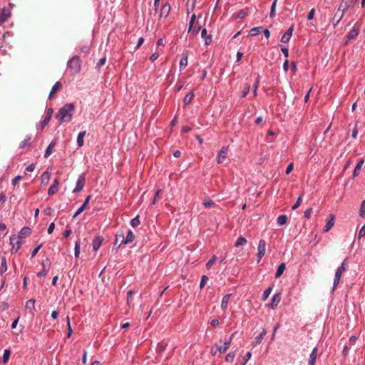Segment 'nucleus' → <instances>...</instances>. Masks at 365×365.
Here are the masks:
<instances>
[{"instance_id":"338daca9","label":"nucleus","mask_w":365,"mask_h":365,"mask_svg":"<svg viewBox=\"0 0 365 365\" xmlns=\"http://www.w3.org/2000/svg\"><path fill=\"white\" fill-rule=\"evenodd\" d=\"M21 178L22 177L20 175L16 176L11 181L12 185L16 186Z\"/></svg>"},{"instance_id":"9b49d317","label":"nucleus","mask_w":365,"mask_h":365,"mask_svg":"<svg viewBox=\"0 0 365 365\" xmlns=\"http://www.w3.org/2000/svg\"><path fill=\"white\" fill-rule=\"evenodd\" d=\"M335 222V216L333 214L329 215L326 225L323 228L324 232H329L334 226Z\"/></svg>"},{"instance_id":"37998d69","label":"nucleus","mask_w":365,"mask_h":365,"mask_svg":"<svg viewBox=\"0 0 365 365\" xmlns=\"http://www.w3.org/2000/svg\"><path fill=\"white\" fill-rule=\"evenodd\" d=\"M200 29H201V26L200 25H196L195 26H193V27L192 28L191 31H189V32L191 34V35L192 36H197L198 34Z\"/></svg>"},{"instance_id":"39448f33","label":"nucleus","mask_w":365,"mask_h":365,"mask_svg":"<svg viewBox=\"0 0 365 365\" xmlns=\"http://www.w3.org/2000/svg\"><path fill=\"white\" fill-rule=\"evenodd\" d=\"M228 146H223L221 150H220L219 153L217 154V156L216 158V161L217 163L221 164L222 163L225 159L227 158V153H228Z\"/></svg>"},{"instance_id":"c03bdc74","label":"nucleus","mask_w":365,"mask_h":365,"mask_svg":"<svg viewBox=\"0 0 365 365\" xmlns=\"http://www.w3.org/2000/svg\"><path fill=\"white\" fill-rule=\"evenodd\" d=\"M340 279H341V277L340 275H338V274H336L334 275V282H333V287H332V292L334 291V289L336 288V287L338 286L339 282H340Z\"/></svg>"},{"instance_id":"aec40b11","label":"nucleus","mask_w":365,"mask_h":365,"mask_svg":"<svg viewBox=\"0 0 365 365\" xmlns=\"http://www.w3.org/2000/svg\"><path fill=\"white\" fill-rule=\"evenodd\" d=\"M31 230L29 227H24L19 232L17 238L22 239V238L26 237L31 234Z\"/></svg>"},{"instance_id":"58836bf2","label":"nucleus","mask_w":365,"mask_h":365,"mask_svg":"<svg viewBox=\"0 0 365 365\" xmlns=\"http://www.w3.org/2000/svg\"><path fill=\"white\" fill-rule=\"evenodd\" d=\"M7 270V265H6V258L3 257L1 259V266H0V274H2L4 272H6Z\"/></svg>"},{"instance_id":"20e7f679","label":"nucleus","mask_w":365,"mask_h":365,"mask_svg":"<svg viewBox=\"0 0 365 365\" xmlns=\"http://www.w3.org/2000/svg\"><path fill=\"white\" fill-rule=\"evenodd\" d=\"M266 247H267V243L266 241L264 240H260L258 244V252H257V262L259 263L263 256L265 254L266 252Z\"/></svg>"},{"instance_id":"473e14b6","label":"nucleus","mask_w":365,"mask_h":365,"mask_svg":"<svg viewBox=\"0 0 365 365\" xmlns=\"http://www.w3.org/2000/svg\"><path fill=\"white\" fill-rule=\"evenodd\" d=\"M194 93L192 91L188 93L183 99L185 106H187L192 101Z\"/></svg>"},{"instance_id":"6e6d98bb","label":"nucleus","mask_w":365,"mask_h":365,"mask_svg":"<svg viewBox=\"0 0 365 365\" xmlns=\"http://www.w3.org/2000/svg\"><path fill=\"white\" fill-rule=\"evenodd\" d=\"M302 200V194L299 196V197L297 200V202L292 206V209L296 210L297 208H298L301 205Z\"/></svg>"},{"instance_id":"a211bd4d","label":"nucleus","mask_w":365,"mask_h":365,"mask_svg":"<svg viewBox=\"0 0 365 365\" xmlns=\"http://www.w3.org/2000/svg\"><path fill=\"white\" fill-rule=\"evenodd\" d=\"M58 185H59L58 180L55 179L52 185H51L48 190V194L49 195H53L55 193H56L58 190Z\"/></svg>"},{"instance_id":"4c0bfd02","label":"nucleus","mask_w":365,"mask_h":365,"mask_svg":"<svg viewBox=\"0 0 365 365\" xmlns=\"http://www.w3.org/2000/svg\"><path fill=\"white\" fill-rule=\"evenodd\" d=\"M50 180V174L48 171H45L41 176V184H47Z\"/></svg>"},{"instance_id":"e2e57ef3","label":"nucleus","mask_w":365,"mask_h":365,"mask_svg":"<svg viewBox=\"0 0 365 365\" xmlns=\"http://www.w3.org/2000/svg\"><path fill=\"white\" fill-rule=\"evenodd\" d=\"M106 58L103 57L99 59L98 62L96 64V68L100 69L102 66L106 63Z\"/></svg>"},{"instance_id":"ea45409f","label":"nucleus","mask_w":365,"mask_h":365,"mask_svg":"<svg viewBox=\"0 0 365 365\" xmlns=\"http://www.w3.org/2000/svg\"><path fill=\"white\" fill-rule=\"evenodd\" d=\"M80 250H81V242H80V240H78L75 243V248H74V255L76 257H79Z\"/></svg>"},{"instance_id":"5fc2aeb1","label":"nucleus","mask_w":365,"mask_h":365,"mask_svg":"<svg viewBox=\"0 0 365 365\" xmlns=\"http://www.w3.org/2000/svg\"><path fill=\"white\" fill-rule=\"evenodd\" d=\"M195 19H196V15L195 14H193L191 16V18H190V22H189L188 31H190L192 28L193 27L195 21Z\"/></svg>"},{"instance_id":"b1692460","label":"nucleus","mask_w":365,"mask_h":365,"mask_svg":"<svg viewBox=\"0 0 365 365\" xmlns=\"http://www.w3.org/2000/svg\"><path fill=\"white\" fill-rule=\"evenodd\" d=\"M266 330L263 329V331L255 337V341L252 342V345L256 346L262 342L264 336L266 335Z\"/></svg>"},{"instance_id":"cd10ccee","label":"nucleus","mask_w":365,"mask_h":365,"mask_svg":"<svg viewBox=\"0 0 365 365\" xmlns=\"http://www.w3.org/2000/svg\"><path fill=\"white\" fill-rule=\"evenodd\" d=\"M61 87V84L59 81L56 82V83L51 88L50 93L48 95V98L51 99L53 93H55L58 89Z\"/></svg>"},{"instance_id":"a878e982","label":"nucleus","mask_w":365,"mask_h":365,"mask_svg":"<svg viewBox=\"0 0 365 365\" xmlns=\"http://www.w3.org/2000/svg\"><path fill=\"white\" fill-rule=\"evenodd\" d=\"M188 55L185 54L184 56H182L180 61V70L182 71L186 68L188 63Z\"/></svg>"},{"instance_id":"864d4df0","label":"nucleus","mask_w":365,"mask_h":365,"mask_svg":"<svg viewBox=\"0 0 365 365\" xmlns=\"http://www.w3.org/2000/svg\"><path fill=\"white\" fill-rule=\"evenodd\" d=\"M35 306V299H29L26 303V307L27 309H34Z\"/></svg>"},{"instance_id":"c85d7f7f","label":"nucleus","mask_w":365,"mask_h":365,"mask_svg":"<svg viewBox=\"0 0 365 365\" xmlns=\"http://www.w3.org/2000/svg\"><path fill=\"white\" fill-rule=\"evenodd\" d=\"M288 217L286 215H279L277 219V222L279 225H284L287 223Z\"/></svg>"},{"instance_id":"dca6fc26","label":"nucleus","mask_w":365,"mask_h":365,"mask_svg":"<svg viewBox=\"0 0 365 365\" xmlns=\"http://www.w3.org/2000/svg\"><path fill=\"white\" fill-rule=\"evenodd\" d=\"M91 198V195H88L86 197L83 204L81 206H80V207L77 210V211L73 215V218L76 217L78 215H80L86 208V206L89 203Z\"/></svg>"},{"instance_id":"6ab92c4d","label":"nucleus","mask_w":365,"mask_h":365,"mask_svg":"<svg viewBox=\"0 0 365 365\" xmlns=\"http://www.w3.org/2000/svg\"><path fill=\"white\" fill-rule=\"evenodd\" d=\"M317 352H318V349L317 347H314L310 355H309V361H308V365H315V363H316V359H317Z\"/></svg>"},{"instance_id":"bf43d9fd","label":"nucleus","mask_w":365,"mask_h":365,"mask_svg":"<svg viewBox=\"0 0 365 365\" xmlns=\"http://www.w3.org/2000/svg\"><path fill=\"white\" fill-rule=\"evenodd\" d=\"M166 346L167 344L162 342L158 344L157 349L159 352H163L165 350Z\"/></svg>"},{"instance_id":"423d86ee","label":"nucleus","mask_w":365,"mask_h":365,"mask_svg":"<svg viewBox=\"0 0 365 365\" xmlns=\"http://www.w3.org/2000/svg\"><path fill=\"white\" fill-rule=\"evenodd\" d=\"M85 183H86L85 177L83 175H79L77 179V181H76V187L73 190V192L77 193V192H81L83 189V187L85 186Z\"/></svg>"},{"instance_id":"8fccbe9b","label":"nucleus","mask_w":365,"mask_h":365,"mask_svg":"<svg viewBox=\"0 0 365 365\" xmlns=\"http://www.w3.org/2000/svg\"><path fill=\"white\" fill-rule=\"evenodd\" d=\"M247 15V11L246 9L240 10L237 12L236 18L237 19H244Z\"/></svg>"},{"instance_id":"13d9d810","label":"nucleus","mask_w":365,"mask_h":365,"mask_svg":"<svg viewBox=\"0 0 365 365\" xmlns=\"http://www.w3.org/2000/svg\"><path fill=\"white\" fill-rule=\"evenodd\" d=\"M208 281V277L205 275H203L201 278L200 283V287L202 289L205 287V285L207 284Z\"/></svg>"},{"instance_id":"f257e3e1","label":"nucleus","mask_w":365,"mask_h":365,"mask_svg":"<svg viewBox=\"0 0 365 365\" xmlns=\"http://www.w3.org/2000/svg\"><path fill=\"white\" fill-rule=\"evenodd\" d=\"M74 110L75 106L71 103H66L63 107H61L56 116L58 120L59 124L71 122L74 113Z\"/></svg>"},{"instance_id":"f03ea898","label":"nucleus","mask_w":365,"mask_h":365,"mask_svg":"<svg viewBox=\"0 0 365 365\" xmlns=\"http://www.w3.org/2000/svg\"><path fill=\"white\" fill-rule=\"evenodd\" d=\"M67 67L73 75L77 74L81 69V61L78 56H73L67 63Z\"/></svg>"},{"instance_id":"4be33fe9","label":"nucleus","mask_w":365,"mask_h":365,"mask_svg":"<svg viewBox=\"0 0 365 365\" xmlns=\"http://www.w3.org/2000/svg\"><path fill=\"white\" fill-rule=\"evenodd\" d=\"M230 297H231V294H225L222 297V302H221V309L223 311L227 310Z\"/></svg>"},{"instance_id":"3c124183","label":"nucleus","mask_w":365,"mask_h":365,"mask_svg":"<svg viewBox=\"0 0 365 365\" xmlns=\"http://www.w3.org/2000/svg\"><path fill=\"white\" fill-rule=\"evenodd\" d=\"M217 259V256L216 255H213L211 259L206 263V267L207 269H210L213 263L216 261Z\"/></svg>"},{"instance_id":"5701e85b","label":"nucleus","mask_w":365,"mask_h":365,"mask_svg":"<svg viewBox=\"0 0 365 365\" xmlns=\"http://www.w3.org/2000/svg\"><path fill=\"white\" fill-rule=\"evenodd\" d=\"M201 37L205 40V44L209 45L212 42V36L211 35H208L207 34L206 29H203L201 31Z\"/></svg>"},{"instance_id":"4468645a","label":"nucleus","mask_w":365,"mask_h":365,"mask_svg":"<svg viewBox=\"0 0 365 365\" xmlns=\"http://www.w3.org/2000/svg\"><path fill=\"white\" fill-rule=\"evenodd\" d=\"M349 266V262L347 259H344L341 265L336 269L335 274L340 275L341 277V274L344 272H345Z\"/></svg>"},{"instance_id":"1a4fd4ad","label":"nucleus","mask_w":365,"mask_h":365,"mask_svg":"<svg viewBox=\"0 0 365 365\" xmlns=\"http://www.w3.org/2000/svg\"><path fill=\"white\" fill-rule=\"evenodd\" d=\"M281 301V293H275L272 298L271 302L267 304V307L270 309H275Z\"/></svg>"},{"instance_id":"412c9836","label":"nucleus","mask_w":365,"mask_h":365,"mask_svg":"<svg viewBox=\"0 0 365 365\" xmlns=\"http://www.w3.org/2000/svg\"><path fill=\"white\" fill-rule=\"evenodd\" d=\"M86 135V131H81L77 136V145L78 148H81L84 144V137Z\"/></svg>"},{"instance_id":"09e8293b","label":"nucleus","mask_w":365,"mask_h":365,"mask_svg":"<svg viewBox=\"0 0 365 365\" xmlns=\"http://www.w3.org/2000/svg\"><path fill=\"white\" fill-rule=\"evenodd\" d=\"M51 119H48V118L43 117V119L42 121L39 123V125H37V128L40 126V128L43 130L45 126L48 123Z\"/></svg>"},{"instance_id":"4d7b16f0","label":"nucleus","mask_w":365,"mask_h":365,"mask_svg":"<svg viewBox=\"0 0 365 365\" xmlns=\"http://www.w3.org/2000/svg\"><path fill=\"white\" fill-rule=\"evenodd\" d=\"M121 245H123V243H121V240L118 239V232H117L115 235V239L114 242V247L119 248Z\"/></svg>"},{"instance_id":"ddd939ff","label":"nucleus","mask_w":365,"mask_h":365,"mask_svg":"<svg viewBox=\"0 0 365 365\" xmlns=\"http://www.w3.org/2000/svg\"><path fill=\"white\" fill-rule=\"evenodd\" d=\"M104 239L101 236L96 237L93 240L92 246L94 251H97L101 247Z\"/></svg>"},{"instance_id":"a19ab883","label":"nucleus","mask_w":365,"mask_h":365,"mask_svg":"<svg viewBox=\"0 0 365 365\" xmlns=\"http://www.w3.org/2000/svg\"><path fill=\"white\" fill-rule=\"evenodd\" d=\"M272 291V287H269L264 291L263 294H262V300L263 301H265L267 299V298L269 297Z\"/></svg>"},{"instance_id":"e433bc0d","label":"nucleus","mask_w":365,"mask_h":365,"mask_svg":"<svg viewBox=\"0 0 365 365\" xmlns=\"http://www.w3.org/2000/svg\"><path fill=\"white\" fill-rule=\"evenodd\" d=\"M247 243V240L246 238H245L244 237H240L237 238L235 244V246L237 247H241V246H243L245 245V244Z\"/></svg>"},{"instance_id":"f3484780","label":"nucleus","mask_w":365,"mask_h":365,"mask_svg":"<svg viewBox=\"0 0 365 365\" xmlns=\"http://www.w3.org/2000/svg\"><path fill=\"white\" fill-rule=\"evenodd\" d=\"M234 334H232L225 342L222 346H220V353L223 354L225 353L229 349L230 344L232 342Z\"/></svg>"},{"instance_id":"49530a36","label":"nucleus","mask_w":365,"mask_h":365,"mask_svg":"<svg viewBox=\"0 0 365 365\" xmlns=\"http://www.w3.org/2000/svg\"><path fill=\"white\" fill-rule=\"evenodd\" d=\"M277 1V0H274L271 6L270 13H269L270 18H273L275 16V14H276L275 9H276Z\"/></svg>"},{"instance_id":"393cba45","label":"nucleus","mask_w":365,"mask_h":365,"mask_svg":"<svg viewBox=\"0 0 365 365\" xmlns=\"http://www.w3.org/2000/svg\"><path fill=\"white\" fill-rule=\"evenodd\" d=\"M364 163V160L363 159H361L358 163L356 164V165L355 166L354 168V172H353V177L355 178L356 177L359 173H360V170L361 169V167L363 165V164Z\"/></svg>"},{"instance_id":"c9c22d12","label":"nucleus","mask_w":365,"mask_h":365,"mask_svg":"<svg viewBox=\"0 0 365 365\" xmlns=\"http://www.w3.org/2000/svg\"><path fill=\"white\" fill-rule=\"evenodd\" d=\"M10 355H11L10 350L9 349H5L4 351L3 356L1 358V362L3 364H6L8 362V361H9Z\"/></svg>"},{"instance_id":"2eb2a0df","label":"nucleus","mask_w":365,"mask_h":365,"mask_svg":"<svg viewBox=\"0 0 365 365\" xmlns=\"http://www.w3.org/2000/svg\"><path fill=\"white\" fill-rule=\"evenodd\" d=\"M170 9H171L170 5L168 3H166L164 5H163V6L160 9V18L167 17L170 14Z\"/></svg>"},{"instance_id":"774afa93","label":"nucleus","mask_w":365,"mask_h":365,"mask_svg":"<svg viewBox=\"0 0 365 365\" xmlns=\"http://www.w3.org/2000/svg\"><path fill=\"white\" fill-rule=\"evenodd\" d=\"M365 237V225L361 227L359 232V237Z\"/></svg>"},{"instance_id":"a18cd8bd","label":"nucleus","mask_w":365,"mask_h":365,"mask_svg":"<svg viewBox=\"0 0 365 365\" xmlns=\"http://www.w3.org/2000/svg\"><path fill=\"white\" fill-rule=\"evenodd\" d=\"M235 357V351H232L228 353L225 356V361L227 362H232L234 361V359Z\"/></svg>"},{"instance_id":"69168bd1","label":"nucleus","mask_w":365,"mask_h":365,"mask_svg":"<svg viewBox=\"0 0 365 365\" xmlns=\"http://www.w3.org/2000/svg\"><path fill=\"white\" fill-rule=\"evenodd\" d=\"M47 273H48V269H46L45 268L44 265L43 264V269H42V271H41V272H38V273L37 274V277H39V278H41V277H42L46 276V275L47 274Z\"/></svg>"},{"instance_id":"de8ad7c7","label":"nucleus","mask_w":365,"mask_h":365,"mask_svg":"<svg viewBox=\"0 0 365 365\" xmlns=\"http://www.w3.org/2000/svg\"><path fill=\"white\" fill-rule=\"evenodd\" d=\"M358 0H343L344 9L353 6Z\"/></svg>"},{"instance_id":"72a5a7b5","label":"nucleus","mask_w":365,"mask_h":365,"mask_svg":"<svg viewBox=\"0 0 365 365\" xmlns=\"http://www.w3.org/2000/svg\"><path fill=\"white\" fill-rule=\"evenodd\" d=\"M284 269H285V264L284 263L280 264L276 271L275 277L276 278L279 277L283 274Z\"/></svg>"},{"instance_id":"0eeeda50","label":"nucleus","mask_w":365,"mask_h":365,"mask_svg":"<svg viewBox=\"0 0 365 365\" xmlns=\"http://www.w3.org/2000/svg\"><path fill=\"white\" fill-rule=\"evenodd\" d=\"M10 244L12 246L11 252H16L21 245V239L17 238L15 235L11 236Z\"/></svg>"},{"instance_id":"052dcab7","label":"nucleus","mask_w":365,"mask_h":365,"mask_svg":"<svg viewBox=\"0 0 365 365\" xmlns=\"http://www.w3.org/2000/svg\"><path fill=\"white\" fill-rule=\"evenodd\" d=\"M220 352V346L218 345H215L212 347L211 350H210V354L212 355V356H215L217 354V352Z\"/></svg>"},{"instance_id":"0e129e2a","label":"nucleus","mask_w":365,"mask_h":365,"mask_svg":"<svg viewBox=\"0 0 365 365\" xmlns=\"http://www.w3.org/2000/svg\"><path fill=\"white\" fill-rule=\"evenodd\" d=\"M252 356V354L251 352L250 351H247L246 353V354L245 355L244 358H243V363H242V365H245L247 364V362L250 360V359L251 358Z\"/></svg>"},{"instance_id":"f8f14e48","label":"nucleus","mask_w":365,"mask_h":365,"mask_svg":"<svg viewBox=\"0 0 365 365\" xmlns=\"http://www.w3.org/2000/svg\"><path fill=\"white\" fill-rule=\"evenodd\" d=\"M294 31V26H291L281 38V42L286 43L289 41Z\"/></svg>"},{"instance_id":"603ef678","label":"nucleus","mask_w":365,"mask_h":365,"mask_svg":"<svg viewBox=\"0 0 365 365\" xmlns=\"http://www.w3.org/2000/svg\"><path fill=\"white\" fill-rule=\"evenodd\" d=\"M66 323H67V327H68L67 337L69 338V337H71L72 332H73L71 327L69 317H66Z\"/></svg>"},{"instance_id":"f704fd0d","label":"nucleus","mask_w":365,"mask_h":365,"mask_svg":"<svg viewBox=\"0 0 365 365\" xmlns=\"http://www.w3.org/2000/svg\"><path fill=\"white\" fill-rule=\"evenodd\" d=\"M203 205L205 207H215L216 206V204L214 202L213 200H212L209 197H207L203 201Z\"/></svg>"},{"instance_id":"7c9ffc66","label":"nucleus","mask_w":365,"mask_h":365,"mask_svg":"<svg viewBox=\"0 0 365 365\" xmlns=\"http://www.w3.org/2000/svg\"><path fill=\"white\" fill-rule=\"evenodd\" d=\"M344 16V11H342L341 14H338V12H336L333 18V24H334V26H336L339 22L341 20L342 17Z\"/></svg>"},{"instance_id":"680f3d73","label":"nucleus","mask_w":365,"mask_h":365,"mask_svg":"<svg viewBox=\"0 0 365 365\" xmlns=\"http://www.w3.org/2000/svg\"><path fill=\"white\" fill-rule=\"evenodd\" d=\"M360 216L362 217H365V200H364L360 206Z\"/></svg>"},{"instance_id":"7ed1b4c3","label":"nucleus","mask_w":365,"mask_h":365,"mask_svg":"<svg viewBox=\"0 0 365 365\" xmlns=\"http://www.w3.org/2000/svg\"><path fill=\"white\" fill-rule=\"evenodd\" d=\"M118 239L121 240V243H123V245H128L134 241L135 235L132 230H129L126 237H125L123 231L120 230L118 231Z\"/></svg>"},{"instance_id":"2f4dec72","label":"nucleus","mask_w":365,"mask_h":365,"mask_svg":"<svg viewBox=\"0 0 365 365\" xmlns=\"http://www.w3.org/2000/svg\"><path fill=\"white\" fill-rule=\"evenodd\" d=\"M55 145L56 143L53 141L50 143V144L46 150L44 158H47L48 156L51 155V153H53L52 148L55 146Z\"/></svg>"},{"instance_id":"6e6552de","label":"nucleus","mask_w":365,"mask_h":365,"mask_svg":"<svg viewBox=\"0 0 365 365\" xmlns=\"http://www.w3.org/2000/svg\"><path fill=\"white\" fill-rule=\"evenodd\" d=\"M11 15V9L9 8L4 7L0 11V22H6Z\"/></svg>"},{"instance_id":"9d476101","label":"nucleus","mask_w":365,"mask_h":365,"mask_svg":"<svg viewBox=\"0 0 365 365\" xmlns=\"http://www.w3.org/2000/svg\"><path fill=\"white\" fill-rule=\"evenodd\" d=\"M359 34V26L354 25L353 29L347 34L346 36V41L345 43L347 44L348 42L351 40L354 39Z\"/></svg>"},{"instance_id":"bb28decb","label":"nucleus","mask_w":365,"mask_h":365,"mask_svg":"<svg viewBox=\"0 0 365 365\" xmlns=\"http://www.w3.org/2000/svg\"><path fill=\"white\" fill-rule=\"evenodd\" d=\"M262 31H263L262 26L254 27L252 29H250L249 35L251 36H255L262 34Z\"/></svg>"},{"instance_id":"c756f323","label":"nucleus","mask_w":365,"mask_h":365,"mask_svg":"<svg viewBox=\"0 0 365 365\" xmlns=\"http://www.w3.org/2000/svg\"><path fill=\"white\" fill-rule=\"evenodd\" d=\"M31 139V136L30 135H27L25 138V139L21 142L19 144L20 148H24L26 146H29L30 145V140Z\"/></svg>"},{"instance_id":"79ce46f5","label":"nucleus","mask_w":365,"mask_h":365,"mask_svg":"<svg viewBox=\"0 0 365 365\" xmlns=\"http://www.w3.org/2000/svg\"><path fill=\"white\" fill-rule=\"evenodd\" d=\"M140 224L139 216L137 215L130 220V225L133 227H138Z\"/></svg>"}]
</instances>
